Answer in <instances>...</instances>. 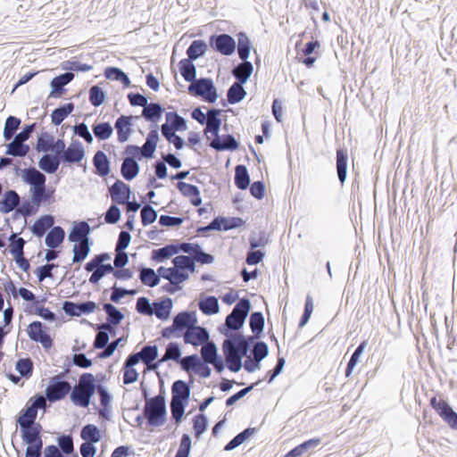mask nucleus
<instances>
[{
    "instance_id": "1",
    "label": "nucleus",
    "mask_w": 457,
    "mask_h": 457,
    "mask_svg": "<svg viewBox=\"0 0 457 457\" xmlns=\"http://www.w3.org/2000/svg\"><path fill=\"white\" fill-rule=\"evenodd\" d=\"M37 413L27 405L20 411L16 423L20 427L22 444L25 445L24 457H42L43 427L37 422Z\"/></svg>"
},
{
    "instance_id": "2",
    "label": "nucleus",
    "mask_w": 457,
    "mask_h": 457,
    "mask_svg": "<svg viewBox=\"0 0 457 457\" xmlns=\"http://www.w3.org/2000/svg\"><path fill=\"white\" fill-rule=\"evenodd\" d=\"M249 326L252 330V337L249 340L244 335H231L227 337L222 344L223 353L231 355H240L245 357L248 352H251L257 345V312H252L249 317Z\"/></svg>"
},
{
    "instance_id": "3",
    "label": "nucleus",
    "mask_w": 457,
    "mask_h": 457,
    "mask_svg": "<svg viewBox=\"0 0 457 457\" xmlns=\"http://www.w3.org/2000/svg\"><path fill=\"white\" fill-rule=\"evenodd\" d=\"M97 389L96 377L89 372L82 373L77 385L71 387V402L78 407L87 408Z\"/></svg>"
},
{
    "instance_id": "4",
    "label": "nucleus",
    "mask_w": 457,
    "mask_h": 457,
    "mask_svg": "<svg viewBox=\"0 0 457 457\" xmlns=\"http://www.w3.org/2000/svg\"><path fill=\"white\" fill-rule=\"evenodd\" d=\"M143 413L146 418L147 426L154 428L162 426L167 420L166 403L162 402L160 398L151 397L145 401Z\"/></svg>"
},
{
    "instance_id": "5",
    "label": "nucleus",
    "mask_w": 457,
    "mask_h": 457,
    "mask_svg": "<svg viewBox=\"0 0 457 457\" xmlns=\"http://www.w3.org/2000/svg\"><path fill=\"white\" fill-rule=\"evenodd\" d=\"M55 441L57 445H49L45 448L42 447V457H67V454L73 453L75 447L73 436L71 433L59 435Z\"/></svg>"
},
{
    "instance_id": "6",
    "label": "nucleus",
    "mask_w": 457,
    "mask_h": 457,
    "mask_svg": "<svg viewBox=\"0 0 457 457\" xmlns=\"http://www.w3.org/2000/svg\"><path fill=\"white\" fill-rule=\"evenodd\" d=\"M70 391L71 384L59 375H56L50 378L45 391V395L49 403H54L64 399L70 395Z\"/></svg>"
},
{
    "instance_id": "7",
    "label": "nucleus",
    "mask_w": 457,
    "mask_h": 457,
    "mask_svg": "<svg viewBox=\"0 0 457 457\" xmlns=\"http://www.w3.org/2000/svg\"><path fill=\"white\" fill-rule=\"evenodd\" d=\"M27 334L33 342L39 343L45 350H49L54 345L51 335L48 333L47 327L39 320L30 322L27 327Z\"/></svg>"
},
{
    "instance_id": "8",
    "label": "nucleus",
    "mask_w": 457,
    "mask_h": 457,
    "mask_svg": "<svg viewBox=\"0 0 457 457\" xmlns=\"http://www.w3.org/2000/svg\"><path fill=\"white\" fill-rule=\"evenodd\" d=\"M209 45L215 52L226 56L231 55L237 49L234 37L227 33L211 35Z\"/></svg>"
},
{
    "instance_id": "9",
    "label": "nucleus",
    "mask_w": 457,
    "mask_h": 457,
    "mask_svg": "<svg viewBox=\"0 0 457 457\" xmlns=\"http://www.w3.org/2000/svg\"><path fill=\"white\" fill-rule=\"evenodd\" d=\"M85 154L83 144L77 139H73L66 150L59 154V157L62 164L71 165L79 163L85 158Z\"/></svg>"
},
{
    "instance_id": "10",
    "label": "nucleus",
    "mask_w": 457,
    "mask_h": 457,
    "mask_svg": "<svg viewBox=\"0 0 457 457\" xmlns=\"http://www.w3.org/2000/svg\"><path fill=\"white\" fill-rule=\"evenodd\" d=\"M97 305L93 301L71 302L64 301L62 303V310L66 315L70 317H81L94 312Z\"/></svg>"
},
{
    "instance_id": "11",
    "label": "nucleus",
    "mask_w": 457,
    "mask_h": 457,
    "mask_svg": "<svg viewBox=\"0 0 457 457\" xmlns=\"http://www.w3.org/2000/svg\"><path fill=\"white\" fill-rule=\"evenodd\" d=\"M84 322L91 326L97 333L96 335L93 346L95 349H104L110 340V336L116 334V328H111L107 323L93 324L84 320Z\"/></svg>"
},
{
    "instance_id": "12",
    "label": "nucleus",
    "mask_w": 457,
    "mask_h": 457,
    "mask_svg": "<svg viewBox=\"0 0 457 457\" xmlns=\"http://www.w3.org/2000/svg\"><path fill=\"white\" fill-rule=\"evenodd\" d=\"M194 384L192 378L187 383L182 379L175 380L171 386L170 402L188 404L190 400V391Z\"/></svg>"
},
{
    "instance_id": "13",
    "label": "nucleus",
    "mask_w": 457,
    "mask_h": 457,
    "mask_svg": "<svg viewBox=\"0 0 457 457\" xmlns=\"http://www.w3.org/2000/svg\"><path fill=\"white\" fill-rule=\"evenodd\" d=\"M73 72H64L55 76L50 81V93L48 98H61L66 92L65 86L70 84L74 79Z\"/></svg>"
},
{
    "instance_id": "14",
    "label": "nucleus",
    "mask_w": 457,
    "mask_h": 457,
    "mask_svg": "<svg viewBox=\"0 0 457 457\" xmlns=\"http://www.w3.org/2000/svg\"><path fill=\"white\" fill-rule=\"evenodd\" d=\"M93 228L87 220H75L69 232L68 239L72 243L92 241L90 234Z\"/></svg>"
},
{
    "instance_id": "15",
    "label": "nucleus",
    "mask_w": 457,
    "mask_h": 457,
    "mask_svg": "<svg viewBox=\"0 0 457 457\" xmlns=\"http://www.w3.org/2000/svg\"><path fill=\"white\" fill-rule=\"evenodd\" d=\"M183 337L185 344L197 347L210 340V334L206 328L195 324V327H191L187 330Z\"/></svg>"
},
{
    "instance_id": "16",
    "label": "nucleus",
    "mask_w": 457,
    "mask_h": 457,
    "mask_svg": "<svg viewBox=\"0 0 457 457\" xmlns=\"http://www.w3.org/2000/svg\"><path fill=\"white\" fill-rule=\"evenodd\" d=\"M109 191L112 203L116 204H126L132 195L130 186L120 179H116V181L109 187Z\"/></svg>"
},
{
    "instance_id": "17",
    "label": "nucleus",
    "mask_w": 457,
    "mask_h": 457,
    "mask_svg": "<svg viewBox=\"0 0 457 457\" xmlns=\"http://www.w3.org/2000/svg\"><path fill=\"white\" fill-rule=\"evenodd\" d=\"M163 112L164 109L160 103L151 102L144 106L141 116L146 121L151 122L150 129H155L158 131V122L162 120Z\"/></svg>"
},
{
    "instance_id": "18",
    "label": "nucleus",
    "mask_w": 457,
    "mask_h": 457,
    "mask_svg": "<svg viewBox=\"0 0 457 457\" xmlns=\"http://www.w3.org/2000/svg\"><path fill=\"white\" fill-rule=\"evenodd\" d=\"M55 189L51 187H46L44 184L37 188H32V191H29V196L33 197L38 209L42 205H50L55 202L54 197Z\"/></svg>"
},
{
    "instance_id": "19",
    "label": "nucleus",
    "mask_w": 457,
    "mask_h": 457,
    "mask_svg": "<svg viewBox=\"0 0 457 457\" xmlns=\"http://www.w3.org/2000/svg\"><path fill=\"white\" fill-rule=\"evenodd\" d=\"M134 118L138 119L139 117L120 115L115 120L114 129H116L117 139L120 143H125L129 139V137L133 132L132 120Z\"/></svg>"
},
{
    "instance_id": "20",
    "label": "nucleus",
    "mask_w": 457,
    "mask_h": 457,
    "mask_svg": "<svg viewBox=\"0 0 457 457\" xmlns=\"http://www.w3.org/2000/svg\"><path fill=\"white\" fill-rule=\"evenodd\" d=\"M348 150L346 147H338L336 152L337 176L341 187L345 186L348 172Z\"/></svg>"
},
{
    "instance_id": "21",
    "label": "nucleus",
    "mask_w": 457,
    "mask_h": 457,
    "mask_svg": "<svg viewBox=\"0 0 457 457\" xmlns=\"http://www.w3.org/2000/svg\"><path fill=\"white\" fill-rule=\"evenodd\" d=\"M222 112L223 110L216 108H211L207 110L208 120L207 123L204 124L205 128L204 129L205 135L210 133L212 137H214V138L220 136L222 124V119L220 118Z\"/></svg>"
},
{
    "instance_id": "22",
    "label": "nucleus",
    "mask_w": 457,
    "mask_h": 457,
    "mask_svg": "<svg viewBox=\"0 0 457 457\" xmlns=\"http://www.w3.org/2000/svg\"><path fill=\"white\" fill-rule=\"evenodd\" d=\"M84 269L86 271L92 273L88 281L94 285L98 284L99 281L107 274L113 273V266L111 263H107V265H96V263L87 262L84 265Z\"/></svg>"
},
{
    "instance_id": "23",
    "label": "nucleus",
    "mask_w": 457,
    "mask_h": 457,
    "mask_svg": "<svg viewBox=\"0 0 457 457\" xmlns=\"http://www.w3.org/2000/svg\"><path fill=\"white\" fill-rule=\"evenodd\" d=\"M209 146L217 152L236 151L239 146V142L231 134L220 135L214 138Z\"/></svg>"
},
{
    "instance_id": "24",
    "label": "nucleus",
    "mask_w": 457,
    "mask_h": 457,
    "mask_svg": "<svg viewBox=\"0 0 457 457\" xmlns=\"http://www.w3.org/2000/svg\"><path fill=\"white\" fill-rule=\"evenodd\" d=\"M172 324L179 333L185 328L189 329L197 324L196 313L194 311H182L173 317Z\"/></svg>"
},
{
    "instance_id": "25",
    "label": "nucleus",
    "mask_w": 457,
    "mask_h": 457,
    "mask_svg": "<svg viewBox=\"0 0 457 457\" xmlns=\"http://www.w3.org/2000/svg\"><path fill=\"white\" fill-rule=\"evenodd\" d=\"M22 181L29 186V190L32 191V188H37L38 187L46 183V175L38 170L34 166H29V168L24 169V172L22 175Z\"/></svg>"
},
{
    "instance_id": "26",
    "label": "nucleus",
    "mask_w": 457,
    "mask_h": 457,
    "mask_svg": "<svg viewBox=\"0 0 457 457\" xmlns=\"http://www.w3.org/2000/svg\"><path fill=\"white\" fill-rule=\"evenodd\" d=\"M213 87L212 78L201 77L193 80L187 87L189 95L195 97H203Z\"/></svg>"
},
{
    "instance_id": "27",
    "label": "nucleus",
    "mask_w": 457,
    "mask_h": 457,
    "mask_svg": "<svg viewBox=\"0 0 457 457\" xmlns=\"http://www.w3.org/2000/svg\"><path fill=\"white\" fill-rule=\"evenodd\" d=\"M54 217L52 214H43L39 216L33 223L32 226L29 227L31 233L41 238L49 231V229L54 226Z\"/></svg>"
},
{
    "instance_id": "28",
    "label": "nucleus",
    "mask_w": 457,
    "mask_h": 457,
    "mask_svg": "<svg viewBox=\"0 0 457 457\" xmlns=\"http://www.w3.org/2000/svg\"><path fill=\"white\" fill-rule=\"evenodd\" d=\"M177 188L183 196L189 198V202L193 206H200L202 204L203 200L198 187L184 181H179Z\"/></svg>"
},
{
    "instance_id": "29",
    "label": "nucleus",
    "mask_w": 457,
    "mask_h": 457,
    "mask_svg": "<svg viewBox=\"0 0 457 457\" xmlns=\"http://www.w3.org/2000/svg\"><path fill=\"white\" fill-rule=\"evenodd\" d=\"M215 231H228L240 228L244 224V220L240 217H225L216 216L212 219Z\"/></svg>"
},
{
    "instance_id": "30",
    "label": "nucleus",
    "mask_w": 457,
    "mask_h": 457,
    "mask_svg": "<svg viewBox=\"0 0 457 457\" xmlns=\"http://www.w3.org/2000/svg\"><path fill=\"white\" fill-rule=\"evenodd\" d=\"M21 196L14 189H8L0 200V212L7 214L12 212L20 204Z\"/></svg>"
},
{
    "instance_id": "31",
    "label": "nucleus",
    "mask_w": 457,
    "mask_h": 457,
    "mask_svg": "<svg viewBox=\"0 0 457 457\" xmlns=\"http://www.w3.org/2000/svg\"><path fill=\"white\" fill-rule=\"evenodd\" d=\"M154 314L161 320H167L170 317L173 307V301L170 297L164 296L160 300L154 301Z\"/></svg>"
},
{
    "instance_id": "32",
    "label": "nucleus",
    "mask_w": 457,
    "mask_h": 457,
    "mask_svg": "<svg viewBox=\"0 0 457 457\" xmlns=\"http://www.w3.org/2000/svg\"><path fill=\"white\" fill-rule=\"evenodd\" d=\"M59 154H44L38 161V167L47 174H54L62 163Z\"/></svg>"
},
{
    "instance_id": "33",
    "label": "nucleus",
    "mask_w": 457,
    "mask_h": 457,
    "mask_svg": "<svg viewBox=\"0 0 457 457\" xmlns=\"http://www.w3.org/2000/svg\"><path fill=\"white\" fill-rule=\"evenodd\" d=\"M245 321L242 318H237L234 313L230 312L227 315L225 322L219 326L218 330L220 334L229 337L233 331H237L243 328Z\"/></svg>"
},
{
    "instance_id": "34",
    "label": "nucleus",
    "mask_w": 457,
    "mask_h": 457,
    "mask_svg": "<svg viewBox=\"0 0 457 457\" xmlns=\"http://www.w3.org/2000/svg\"><path fill=\"white\" fill-rule=\"evenodd\" d=\"M159 139V132L155 129H150L146 136L145 143L141 146L143 158L152 159L154 157V153L156 151Z\"/></svg>"
},
{
    "instance_id": "35",
    "label": "nucleus",
    "mask_w": 457,
    "mask_h": 457,
    "mask_svg": "<svg viewBox=\"0 0 457 457\" xmlns=\"http://www.w3.org/2000/svg\"><path fill=\"white\" fill-rule=\"evenodd\" d=\"M321 443V439L320 437H313L308 440L303 441L298 445L295 446L293 449L288 451L284 457H301L303 453H308L311 450L318 447Z\"/></svg>"
},
{
    "instance_id": "36",
    "label": "nucleus",
    "mask_w": 457,
    "mask_h": 457,
    "mask_svg": "<svg viewBox=\"0 0 457 457\" xmlns=\"http://www.w3.org/2000/svg\"><path fill=\"white\" fill-rule=\"evenodd\" d=\"M140 166L131 156L125 157L120 167V174L127 181L133 180L139 173Z\"/></svg>"
},
{
    "instance_id": "37",
    "label": "nucleus",
    "mask_w": 457,
    "mask_h": 457,
    "mask_svg": "<svg viewBox=\"0 0 457 457\" xmlns=\"http://www.w3.org/2000/svg\"><path fill=\"white\" fill-rule=\"evenodd\" d=\"M65 238V231L61 226H53L46 235L45 244L50 249L60 246Z\"/></svg>"
},
{
    "instance_id": "38",
    "label": "nucleus",
    "mask_w": 457,
    "mask_h": 457,
    "mask_svg": "<svg viewBox=\"0 0 457 457\" xmlns=\"http://www.w3.org/2000/svg\"><path fill=\"white\" fill-rule=\"evenodd\" d=\"M93 165L96 168V173L100 177H106L110 171V160L104 152L98 150L93 157Z\"/></svg>"
},
{
    "instance_id": "39",
    "label": "nucleus",
    "mask_w": 457,
    "mask_h": 457,
    "mask_svg": "<svg viewBox=\"0 0 457 457\" xmlns=\"http://www.w3.org/2000/svg\"><path fill=\"white\" fill-rule=\"evenodd\" d=\"M103 310L106 313V322L109 327L114 328L121 323L124 314L111 303L103 304Z\"/></svg>"
},
{
    "instance_id": "40",
    "label": "nucleus",
    "mask_w": 457,
    "mask_h": 457,
    "mask_svg": "<svg viewBox=\"0 0 457 457\" xmlns=\"http://www.w3.org/2000/svg\"><path fill=\"white\" fill-rule=\"evenodd\" d=\"M253 71V66L251 62L247 60L242 61L239 64L235 66L232 70V75L237 82L245 84Z\"/></svg>"
},
{
    "instance_id": "41",
    "label": "nucleus",
    "mask_w": 457,
    "mask_h": 457,
    "mask_svg": "<svg viewBox=\"0 0 457 457\" xmlns=\"http://www.w3.org/2000/svg\"><path fill=\"white\" fill-rule=\"evenodd\" d=\"M75 109V104L72 102L66 103L59 105L53 110L51 113V120L54 126H59L69 115L72 113Z\"/></svg>"
},
{
    "instance_id": "42",
    "label": "nucleus",
    "mask_w": 457,
    "mask_h": 457,
    "mask_svg": "<svg viewBox=\"0 0 457 457\" xmlns=\"http://www.w3.org/2000/svg\"><path fill=\"white\" fill-rule=\"evenodd\" d=\"M257 431L256 428H247L235 436L230 441H228L225 446L224 451L230 452L237 447L246 442L253 434Z\"/></svg>"
},
{
    "instance_id": "43",
    "label": "nucleus",
    "mask_w": 457,
    "mask_h": 457,
    "mask_svg": "<svg viewBox=\"0 0 457 457\" xmlns=\"http://www.w3.org/2000/svg\"><path fill=\"white\" fill-rule=\"evenodd\" d=\"M208 49L207 44L203 39L193 40L189 46L187 48L186 54L187 57L186 59L191 60L192 62L196 61L200 57H203Z\"/></svg>"
},
{
    "instance_id": "44",
    "label": "nucleus",
    "mask_w": 457,
    "mask_h": 457,
    "mask_svg": "<svg viewBox=\"0 0 457 457\" xmlns=\"http://www.w3.org/2000/svg\"><path fill=\"white\" fill-rule=\"evenodd\" d=\"M93 240L74 243L72 248V263H81L82 262H84L90 253L91 246L93 245Z\"/></svg>"
},
{
    "instance_id": "45",
    "label": "nucleus",
    "mask_w": 457,
    "mask_h": 457,
    "mask_svg": "<svg viewBox=\"0 0 457 457\" xmlns=\"http://www.w3.org/2000/svg\"><path fill=\"white\" fill-rule=\"evenodd\" d=\"M198 306L199 310L204 315H214L220 312L219 300L214 295H206L201 297Z\"/></svg>"
},
{
    "instance_id": "46",
    "label": "nucleus",
    "mask_w": 457,
    "mask_h": 457,
    "mask_svg": "<svg viewBox=\"0 0 457 457\" xmlns=\"http://www.w3.org/2000/svg\"><path fill=\"white\" fill-rule=\"evenodd\" d=\"M177 253H179V249L175 248L174 243H171L163 247L154 249L151 253V259L158 263L164 262Z\"/></svg>"
},
{
    "instance_id": "47",
    "label": "nucleus",
    "mask_w": 457,
    "mask_h": 457,
    "mask_svg": "<svg viewBox=\"0 0 457 457\" xmlns=\"http://www.w3.org/2000/svg\"><path fill=\"white\" fill-rule=\"evenodd\" d=\"M234 184L240 190H245L251 184L250 175L245 165L238 164L235 168Z\"/></svg>"
},
{
    "instance_id": "48",
    "label": "nucleus",
    "mask_w": 457,
    "mask_h": 457,
    "mask_svg": "<svg viewBox=\"0 0 457 457\" xmlns=\"http://www.w3.org/2000/svg\"><path fill=\"white\" fill-rule=\"evenodd\" d=\"M367 345H368V340H362L358 345V346L355 348V350L352 353V355H351V357H350V359H349V361H348V362L346 364V367H345V378H349L352 375L354 368L356 367V365L360 361V357L364 353L365 348L367 347Z\"/></svg>"
},
{
    "instance_id": "49",
    "label": "nucleus",
    "mask_w": 457,
    "mask_h": 457,
    "mask_svg": "<svg viewBox=\"0 0 457 457\" xmlns=\"http://www.w3.org/2000/svg\"><path fill=\"white\" fill-rule=\"evenodd\" d=\"M138 270V278L143 285L149 287H154L159 285L160 279L157 278L156 272L153 268L140 265Z\"/></svg>"
},
{
    "instance_id": "50",
    "label": "nucleus",
    "mask_w": 457,
    "mask_h": 457,
    "mask_svg": "<svg viewBox=\"0 0 457 457\" xmlns=\"http://www.w3.org/2000/svg\"><path fill=\"white\" fill-rule=\"evenodd\" d=\"M241 82L235 81L227 91L228 102L230 104H237L243 101L246 96V92Z\"/></svg>"
},
{
    "instance_id": "51",
    "label": "nucleus",
    "mask_w": 457,
    "mask_h": 457,
    "mask_svg": "<svg viewBox=\"0 0 457 457\" xmlns=\"http://www.w3.org/2000/svg\"><path fill=\"white\" fill-rule=\"evenodd\" d=\"M178 66L181 76L187 82L191 83L196 79L197 71L194 62L183 58L179 61Z\"/></svg>"
},
{
    "instance_id": "52",
    "label": "nucleus",
    "mask_w": 457,
    "mask_h": 457,
    "mask_svg": "<svg viewBox=\"0 0 457 457\" xmlns=\"http://www.w3.org/2000/svg\"><path fill=\"white\" fill-rule=\"evenodd\" d=\"M80 437L85 442L96 444L101 441L102 436L99 428L95 424H87L80 430Z\"/></svg>"
},
{
    "instance_id": "53",
    "label": "nucleus",
    "mask_w": 457,
    "mask_h": 457,
    "mask_svg": "<svg viewBox=\"0 0 457 457\" xmlns=\"http://www.w3.org/2000/svg\"><path fill=\"white\" fill-rule=\"evenodd\" d=\"M21 123V119L16 116L10 115L6 118L3 131V137L5 141H10L14 137L15 132L20 128Z\"/></svg>"
},
{
    "instance_id": "54",
    "label": "nucleus",
    "mask_w": 457,
    "mask_h": 457,
    "mask_svg": "<svg viewBox=\"0 0 457 457\" xmlns=\"http://www.w3.org/2000/svg\"><path fill=\"white\" fill-rule=\"evenodd\" d=\"M172 263L180 270L186 272H195V260L190 255L180 254L172 259Z\"/></svg>"
},
{
    "instance_id": "55",
    "label": "nucleus",
    "mask_w": 457,
    "mask_h": 457,
    "mask_svg": "<svg viewBox=\"0 0 457 457\" xmlns=\"http://www.w3.org/2000/svg\"><path fill=\"white\" fill-rule=\"evenodd\" d=\"M92 130L95 137L99 141L107 140L110 138L113 133V128L111 123L108 121H103L99 123H95L92 126Z\"/></svg>"
},
{
    "instance_id": "56",
    "label": "nucleus",
    "mask_w": 457,
    "mask_h": 457,
    "mask_svg": "<svg viewBox=\"0 0 457 457\" xmlns=\"http://www.w3.org/2000/svg\"><path fill=\"white\" fill-rule=\"evenodd\" d=\"M237 54L242 61H245L250 55L252 43L245 32H239L237 34Z\"/></svg>"
},
{
    "instance_id": "57",
    "label": "nucleus",
    "mask_w": 457,
    "mask_h": 457,
    "mask_svg": "<svg viewBox=\"0 0 457 457\" xmlns=\"http://www.w3.org/2000/svg\"><path fill=\"white\" fill-rule=\"evenodd\" d=\"M54 143V137L48 132L42 131L37 136V144L35 149L37 153L46 154L52 149L53 144Z\"/></svg>"
},
{
    "instance_id": "58",
    "label": "nucleus",
    "mask_w": 457,
    "mask_h": 457,
    "mask_svg": "<svg viewBox=\"0 0 457 457\" xmlns=\"http://www.w3.org/2000/svg\"><path fill=\"white\" fill-rule=\"evenodd\" d=\"M429 405L442 419H444L451 411L453 410L446 400L442 398L437 400L436 395H434L430 398Z\"/></svg>"
},
{
    "instance_id": "59",
    "label": "nucleus",
    "mask_w": 457,
    "mask_h": 457,
    "mask_svg": "<svg viewBox=\"0 0 457 457\" xmlns=\"http://www.w3.org/2000/svg\"><path fill=\"white\" fill-rule=\"evenodd\" d=\"M192 421H193V430H194L195 437L196 439H200L202 435L208 428V425H209L208 419L205 414L198 413V414L195 415Z\"/></svg>"
},
{
    "instance_id": "60",
    "label": "nucleus",
    "mask_w": 457,
    "mask_h": 457,
    "mask_svg": "<svg viewBox=\"0 0 457 457\" xmlns=\"http://www.w3.org/2000/svg\"><path fill=\"white\" fill-rule=\"evenodd\" d=\"M165 123L170 124V126L179 131H184L187 129V120L175 111L167 112L165 113Z\"/></svg>"
},
{
    "instance_id": "61",
    "label": "nucleus",
    "mask_w": 457,
    "mask_h": 457,
    "mask_svg": "<svg viewBox=\"0 0 457 457\" xmlns=\"http://www.w3.org/2000/svg\"><path fill=\"white\" fill-rule=\"evenodd\" d=\"M33 362L30 358H20L15 363V370L21 377L28 379L33 373Z\"/></svg>"
},
{
    "instance_id": "62",
    "label": "nucleus",
    "mask_w": 457,
    "mask_h": 457,
    "mask_svg": "<svg viewBox=\"0 0 457 457\" xmlns=\"http://www.w3.org/2000/svg\"><path fill=\"white\" fill-rule=\"evenodd\" d=\"M61 69L66 72L79 71L87 72L93 69V66L87 63H82L76 60H67L61 63Z\"/></svg>"
},
{
    "instance_id": "63",
    "label": "nucleus",
    "mask_w": 457,
    "mask_h": 457,
    "mask_svg": "<svg viewBox=\"0 0 457 457\" xmlns=\"http://www.w3.org/2000/svg\"><path fill=\"white\" fill-rule=\"evenodd\" d=\"M140 215L141 222L144 227L153 224L158 217L157 211L148 203L142 206Z\"/></svg>"
},
{
    "instance_id": "64",
    "label": "nucleus",
    "mask_w": 457,
    "mask_h": 457,
    "mask_svg": "<svg viewBox=\"0 0 457 457\" xmlns=\"http://www.w3.org/2000/svg\"><path fill=\"white\" fill-rule=\"evenodd\" d=\"M88 99L93 106L98 107L104 103L106 93L101 87L95 85L89 89Z\"/></svg>"
}]
</instances>
